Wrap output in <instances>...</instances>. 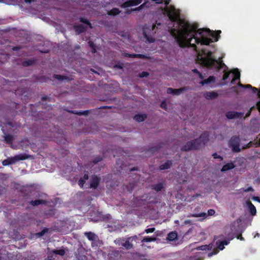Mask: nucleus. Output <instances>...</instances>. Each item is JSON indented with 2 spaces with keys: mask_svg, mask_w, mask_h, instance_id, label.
I'll return each mask as SVG.
<instances>
[{
  "mask_svg": "<svg viewBox=\"0 0 260 260\" xmlns=\"http://www.w3.org/2000/svg\"><path fill=\"white\" fill-rule=\"evenodd\" d=\"M202 85H204L205 84H207L206 82H205V80H203L201 81L200 83Z\"/></svg>",
  "mask_w": 260,
  "mask_h": 260,
  "instance_id": "69168bd1",
  "label": "nucleus"
},
{
  "mask_svg": "<svg viewBox=\"0 0 260 260\" xmlns=\"http://www.w3.org/2000/svg\"><path fill=\"white\" fill-rule=\"evenodd\" d=\"M101 182V178L96 175H93L90 179V188L96 189Z\"/></svg>",
  "mask_w": 260,
  "mask_h": 260,
  "instance_id": "9b49d317",
  "label": "nucleus"
},
{
  "mask_svg": "<svg viewBox=\"0 0 260 260\" xmlns=\"http://www.w3.org/2000/svg\"><path fill=\"white\" fill-rule=\"evenodd\" d=\"M247 204L250 210L251 215L253 216L255 215L256 213V210L255 206L250 201H247Z\"/></svg>",
  "mask_w": 260,
  "mask_h": 260,
  "instance_id": "b1692460",
  "label": "nucleus"
},
{
  "mask_svg": "<svg viewBox=\"0 0 260 260\" xmlns=\"http://www.w3.org/2000/svg\"><path fill=\"white\" fill-rule=\"evenodd\" d=\"M244 115V113L235 111H229L225 113V116L229 119H233L235 118H241Z\"/></svg>",
  "mask_w": 260,
  "mask_h": 260,
  "instance_id": "1a4fd4ad",
  "label": "nucleus"
},
{
  "mask_svg": "<svg viewBox=\"0 0 260 260\" xmlns=\"http://www.w3.org/2000/svg\"><path fill=\"white\" fill-rule=\"evenodd\" d=\"M137 170H138V168L137 167H134L130 169V171H137Z\"/></svg>",
  "mask_w": 260,
  "mask_h": 260,
  "instance_id": "338daca9",
  "label": "nucleus"
},
{
  "mask_svg": "<svg viewBox=\"0 0 260 260\" xmlns=\"http://www.w3.org/2000/svg\"><path fill=\"white\" fill-rule=\"evenodd\" d=\"M237 239H240L241 240H244V238L242 237L241 234H240V235H238L237 236Z\"/></svg>",
  "mask_w": 260,
  "mask_h": 260,
  "instance_id": "e2e57ef3",
  "label": "nucleus"
},
{
  "mask_svg": "<svg viewBox=\"0 0 260 260\" xmlns=\"http://www.w3.org/2000/svg\"><path fill=\"white\" fill-rule=\"evenodd\" d=\"M85 235L86 236L88 240L90 241H93L95 239V234L93 233H91L90 232L85 233Z\"/></svg>",
  "mask_w": 260,
  "mask_h": 260,
  "instance_id": "72a5a7b5",
  "label": "nucleus"
},
{
  "mask_svg": "<svg viewBox=\"0 0 260 260\" xmlns=\"http://www.w3.org/2000/svg\"><path fill=\"white\" fill-rule=\"evenodd\" d=\"M103 157L101 156H98L95 157L94 159L93 160V162L94 164H96L98 163L99 162L102 161L103 160Z\"/></svg>",
  "mask_w": 260,
  "mask_h": 260,
  "instance_id": "79ce46f5",
  "label": "nucleus"
},
{
  "mask_svg": "<svg viewBox=\"0 0 260 260\" xmlns=\"http://www.w3.org/2000/svg\"><path fill=\"white\" fill-rule=\"evenodd\" d=\"M155 27L156 25L155 24H153L149 27L146 25L143 28V36L147 42L150 43H154L155 41V39L151 36L152 34L156 32L154 30Z\"/></svg>",
  "mask_w": 260,
  "mask_h": 260,
  "instance_id": "39448f33",
  "label": "nucleus"
},
{
  "mask_svg": "<svg viewBox=\"0 0 260 260\" xmlns=\"http://www.w3.org/2000/svg\"><path fill=\"white\" fill-rule=\"evenodd\" d=\"M207 216V213L205 212H202L200 213H194V214H192L191 215V217H206Z\"/></svg>",
  "mask_w": 260,
  "mask_h": 260,
  "instance_id": "f704fd0d",
  "label": "nucleus"
},
{
  "mask_svg": "<svg viewBox=\"0 0 260 260\" xmlns=\"http://www.w3.org/2000/svg\"><path fill=\"white\" fill-rule=\"evenodd\" d=\"M53 252L56 254H58L61 256H63L65 254V251L64 249H59V250H53Z\"/></svg>",
  "mask_w": 260,
  "mask_h": 260,
  "instance_id": "c9c22d12",
  "label": "nucleus"
},
{
  "mask_svg": "<svg viewBox=\"0 0 260 260\" xmlns=\"http://www.w3.org/2000/svg\"><path fill=\"white\" fill-rule=\"evenodd\" d=\"M215 78L213 76H209L207 79H205V82H206L207 84L210 83L211 82H214L215 81Z\"/></svg>",
  "mask_w": 260,
  "mask_h": 260,
  "instance_id": "58836bf2",
  "label": "nucleus"
},
{
  "mask_svg": "<svg viewBox=\"0 0 260 260\" xmlns=\"http://www.w3.org/2000/svg\"><path fill=\"white\" fill-rule=\"evenodd\" d=\"M47 203V201L45 200L38 199L29 202V204L32 206H37L39 205H44Z\"/></svg>",
  "mask_w": 260,
  "mask_h": 260,
  "instance_id": "a211bd4d",
  "label": "nucleus"
},
{
  "mask_svg": "<svg viewBox=\"0 0 260 260\" xmlns=\"http://www.w3.org/2000/svg\"><path fill=\"white\" fill-rule=\"evenodd\" d=\"M164 187V184L162 183H158L156 184L152 185V188L157 192L160 191Z\"/></svg>",
  "mask_w": 260,
  "mask_h": 260,
  "instance_id": "cd10ccee",
  "label": "nucleus"
},
{
  "mask_svg": "<svg viewBox=\"0 0 260 260\" xmlns=\"http://www.w3.org/2000/svg\"><path fill=\"white\" fill-rule=\"evenodd\" d=\"M155 229L154 228H148V229H147L145 230V232L147 234H148V233H153L155 231Z\"/></svg>",
  "mask_w": 260,
  "mask_h": 260,
  "instance_id": "09e8293b",
  "label": "nucleus"
},
{
  "mask_svg": "<svg viewBox=\"0 0 260 260\" xmlns=\"http://www.w3.org/2000/svg\"><path fill=\"white\" fill-rule=\"evenodd\" d=\"M147 4V2H145L143 4H142V5H141L140 6H139L138 7H137L135 9H132L131 10L127 9L126 13L127 14H129L132 11H139L141 10V9H142L143 8H144L145 7H148V6H146Z\"/></svg>",
  "mask_w": 260,
  "mask_h": 260,
  "instance_id": "a878e982",
  "label": "nucleus"
},
{
  "mask_svg": "<svg viewBox=\"0 0 260 260\" xmlns=\"http://www.w3.org/2000/svg\"><path fill=\"white\" fill-rule=\"evenodd\" d=\"M215 213V211L213 209H209L208 210V215L210 216H212L214 215Z\"/></svg>",
  "mask_w": 260,
  "mask_h": 260,
  "instance_id": "864d4df0",
  "label": "nucleus"
},
{
  "mask_svg": "<svg viewBox=\"0 0 260 260\" xmlns=\"http://www.w3.org/2000/svg\"><path fill=\"white\" fill-rule=\"evenodd\" d=\"M48 231V229L47 228H45L42 231L40 232H39L37 234V235L41 237H42L43 235H45L46 233H47Z\"/></svg>",
  "mask_w": 260,
  "mask_h": 260,
  "instance_id": "ea45409f",
  "label": "nucleus"
},
{
  "mask_svg": "<svg viewBox=\"0 0 260 260\" xmlns=\"http://www.w3.org/2000/svg\"><path fill=\"white\" fill-rule=\"evenodd\" d=\"M203 96L207 100H211L217 98L218 94L214 91H207L204 93Z\"/></svg>",
  "mask_w": 260,
  "mask_h": 260,
  "instance_id": "ddd939ff",
  "label": "nucleus"
},
{
  "mask_svg": "<svg viewBox=\"0 0 260 260\" xmlns=\"http://www.w3.org/2000/svg\"><path fill=\"white\" fill-rule=\"evenodd\" d=\"M123 246L126 249H129L133 248V244L129 241L127 240L123 244Z\"/></svg>",
  "mask_w": 260,
  "mask_h": 260,
  "instance_id": "4c0bfd02",
  "label": "nucleus"
},
{
  "mask_svg": "<svg viewBox=\"0 0 260 260\" xmlns=\"http://www.w3.org/2000/svg\"><path fill=\"white\" fill-rule=\"evenodd\" d=\"M212 156L215 159H216V158H219L220 159V160H223V157L217 154V153H214L213 154H212Z\"/></svg>",
  "mask_w": 260,
  "mask_h": 260,
  "instance_id": "8fccbe9b",
  "label": "nucleus"
},
{
  "mask_svg": "<svg viewBox=\"0 0 260 260\" xmlns=\"http://www.w3.org/2000/svg\"><path fill=\"white\" fill-rule=\"evenodd\" d=\"M256 108L260 113V100L256 103Z\"/></svg>",
  "mask_w": 260,
  "mask_h": 260,
  "instance_id": "6e6d98bb",
  "label": "nucleus"
},
{
  "mask_svg": "<svg viewBox=\"0 0 260 260\" xmlns=\"http://www.w3.org/2000/svg\"><path fill=\"white\" fill-rule=\"evenodd\" d=\"M178 234L176 231L171 232L168 235L167 240L170 241H173L177 239Z\"/></svg>",
  "mask_w": 260,
  "mask_h": 260,
  "instance_id": "aec40b11",
  "label": "nucleus"
},
{
  "mask_svg": "<svg viewBox=\"0 0 260 260\" xmlns=\"http://www.w3.org/2000/svg\"><path fill=\"white\" fill-rule=\"evenodd\" d=\"M142 2V0H128L123 4V6L125 8L137 6L141 4Z\"/></svg>",
  "mask_w": 260,
  "mask_h": 260,
  "instance_id": "f8f14e48",
  "label": "nucleus"
},
{
  "mask_svg": "<svg viewBox=\"0 0 260 260\" xmlns=\"http://www.w3.org/2000/svg\"><path fill=\"white\" fill-rule=\"evenodd\" d=\"M238 86L241 87H242L244 88H250V89H251L252 87V86L250 84H246V85H244L242 84L240 82H239L238 83L237 86H233L231 88V89L232 90H233V91L237 94L239 93Z\"/></svg>",
  "mask_w": 260,
  "mask_h": 260,
  "instance_id": "dca6fc26",
  "label": "nucleus"
},
{
  "mask_svg": "<svg viewBox=\"0 0 260 260\" xmlns=\"http://www.w3.org/2000/svg\"><path fill=\"white\" fill-rule=\"evenodd\" d=\"M254 191V189L251 186L248 187V188H245V189H243V191L245 192H248L249 191Z\"/></svg>",
  "mask_w": 260,
  "mask_h": 260,
  "instance_id": "603ef678",
  "label": "nucleus"
},
{
  "mask_svg": "<svg viewBox=\"0 0 260 260\" xmlns=\"http://www.w3.org/2000/svg\"><path fill=\"white\" fill-rule=\"evenodd\" d=\"M234 238V234L233 233H230L228 235V240H227V241L230 242L231 240H233Z\"/></svg>",
  "mask_w": 260,
  "mask_h": 260,
  "instance_id": "5fc2aeb1",
  "label": "nucleus"
},
{
  "mask_svg": "<svg viewBox=\"0 0 260 260\" xmlns=\"http://www.w3.org/2000/svg\"><path fill=\"white\" fill-rule=\"evenodd\" d=\"M240 139L239 136H232L229 142V146L234 152H239L241 151L240 148Z\"/></svg>",
  "mask_w": 260,
  "mask_h": 260,
  "instance_id": "0eeeda50",
  "label": "nucleus"
},
{
  "mask_svg": "<svg viewBox=\"0 0 260 260\" xmlns=\"http://www.w3.org/2000/svg\"><path fill=\"white\" fill-rule=\"evenodd\" d=\"M235 167L234 164L233 162H229L224 165L221 169V172H225L229 170H231Z\"/></svg>",
  "mask_w": 260,
  "mask_h": 260,
  "instance_id": "6ab92c4d",
  "label": "nucleus"
},
{
  "mask_svg": "<svg viewBox=\"0 0 260 260\" xmlns=\"http://www.w3.org/2000/svg\"><path fill=\"white\" fill-rule=\"evenodd\" d=\"M136 58H142V59H147L148 57L144 54H136Z\"/></svg>",
  "mask_w": 260,
  "mask_h": 260,
  "instance_id": "a18cd8bd",
  "label": "nucleus"
},
{
  "mask_svg": "<svg viewBox=\"0 0 260 260\" xmlns=\"http://www.w3.org/2000/svg\"><path fill=\"white\" fill-rule=\"evenodd\" d=\"M187 90V88L186 87H183L178 89H174L171 87H169L167 89V93L168 94H172L173 95H179Z\"/></svg>",
  "mask_w": 260,
  "mask_h": 260,
  "instance_id": "9d476101",
  "label": "nucleus"
},
{
  "mask_svg": "<svg viewBox=\"0 0 260 260\" xmlns=\"http://www.w3.org/2000/svg\"><path fill=\"white\" fill-rule=\"evenodd\" d=\"M230 74V72H224L223 74V78H222L223 80H224V81L226 80L229 78Z\"/></svg>",
  "mask_w": 260,
  "mask_h": 260,
  "instance_id": "49530a36",
  "label": "nucleus"
},
{
  "mask_svg": "<svg viewBox=\"0 0 260 260\" xmlns=\"http://www.w3.org/2000/svg\"><path fill=\"white\" fill-rule=\"evenodd\" d=\"M163 144V143H160L155 146L151 147L148 149H146V153H147V152H150V153L152 154L155 152L158 151L162 147L161 145Z\"/></svg>",
  "mask_w": 260,
  "mask_h": 260,
  "instance_id": "2eb2a0df",
  "label": "nucleus"
},
{
  "mask_svg": "<svg viewBox=\"0 0 260 260\" xmlns=\"http://www.w3.org/2000/svg\"><path fill=\"white\" fill-rule=\"evenodd\" d=\"M172 165V161L168 160L165 164L159 166V168L160 170H167L170 169Z\"/></svg>",
  "mask_w": 260,
  "mask_h": 260,
  "instance_id": "412c9836",
  "label": "nucleus"
},
{
  "mask_svg": "<svg viewBox=\"0 0 260 260\" xmlns=\"http://www.w3.org/2000/svg\"><path fill=\"white\" fill-rule=\"evenodd\" d=\"M146 118H147V115H146V114H136L134 117V119L136 121H138L139 122L144 121Z\"/></svg>",
  "mask_w": 260,
  "mask_h": 260,
  "instance_id": "4be33fe9",
  "label": "nucleus"
},
{
  "mask_svg": "<svg viewBox=\"0 0 260 260\" xmlns=\"http://www.w3.org/2000/svg\"><path fill=\"white\" fill-rule=\"evenodd\" d=\"M135 184L133 182H130L126 186V188L129 192H132L134 189Z\"/></svg>",
  "mask_w": 260,
  "mask_h": 260,
  "instance_id": "e433bc0d",
  "label": "nucleus"
},
{
  "mask_svg": "<svg viewBox=\"0 0 260 260\" xmlns=\"http://www.w3.org/2000/svg\"><path fill=\"white\" fill-rule=\"evenodd\" d=\"M178 24L179 28L173 29L171 35L181 48L191 47L196 52H200V49H198L196 44L208 45L213 42L211 38L205 37L204 33L211 36L214 42H217L220 38V30L212 31L209 28L197 29V24H191L188 21L180 19Z\"/></svg>",
  "mask_w": 260,
  "mask_h": 260,
  "instance_id": "f257e3e1",
  "label": "nucleus"
},
{
  "mask_svg": "<svg viewBox=\"0 0 260 260\" xmlns=\"http://www.w3.org/2000/svg\"><path fill=\"white\" fill-rule=\"evenodd\" d=\"M19 49H20V48L19 47H17V46H15L12 48L13 50L15 51L18 50Z\"/></svg>",
  "mask_w": 260,
  "mask_h": 260,
  "instance_id": "0e129e2a",
  "label": "nucleus"
},
{
  "mask_svg": "<svg viewBox=\"0 0 260 260\" xmlns=\"http://www.w3.org/2000/svg\"><path fill=\"white\" fill-rule=\"evenodd\" d=\"M20 126L21 125L20 123L9 121L6 123L5 126L2 127V131L4 134L3 138L6 143L8 144H12L14 140V136L10 134H7L6 130H8V132H13L14 130L20 127Z\"/></svg>",
  "mask_w": 260,
  "mask_h": 260,
  "instance_id": "20e7f679",
  "label": "nucleus"
},
{
  "mask_svg": "<svg viewBox=\"0 0 260 260\" xmlns=\"http://www.w3.org/2000/svg\"><path fill=\"white\" fill-rule=\"evenodd\" d=\"M79 21L81 22H82L84 24H87V25L89 26V28H92V24L90 22V21L87 19H86V18L84 17H80L79 18Z\"/></svg>",
  "mask_w": 260,
  "mask_h": 260,
  "instance_id": "2f4dec72",
  "label": "nucleus"
},
{
  "mask_svg": "<svg viewBox=\"0 0 260 260\" xmlns=\"http://www.w3.org/2000/svg\"><path fill=\"white\" fill-rule=\"evenodd\" d=\"M251 90L254 93H257L258 91L257 88L254 87H252Z\"/></svg>",
  "mask_w": 260,
  "mask_h": 260,
  "instance_id": "13d9d810",
  "label": "nucleus"
},
{
  "mask_svg": "<svg viewBox=\"0 0 260 260\" xmlns=\"http://www.w3.org/2000/svg\"><path fill=\"white\" fill-rule=\"evenodd\" d=\"M88 44L89 46L92 48V52L93 53L95 52V51H96L95 46L94 45L93 42L91 41H89L88 42Z\"/></svg>",
  "mask_w": 260,
  "mask_h": 260,
  "instance_id": "a19ab883",
  "label": "nucleus"
},
{
  "mask_svg": "<svg viewBox=\"0 0 260 260\" xmlns=\"http://www.w3.org/2000/svg\"><path fill=\"white\" fill-rule=\"evenodd\" d=\"M192 72L194 73H196L198 75V74L200 73V72L197 69H194L192 70Z\"/></svg>",
  "mask_w": 260,
  "mask_h": 260,
  "instance_id": "bf43d9fd",
  "label": "nucleus"
},
{
  "mask_svg": "<svg viewBox=\"0 0 260 260\" xmlns=\"http://www.w3.org/2000/svg\"><path fill=\"white\" fill-rule=\"evenodd\" d=\"M48 99H49V98L47 96H44L42 98V101H47Z\"/></svg>",
  "mask_w": 260,
  "mask_h": 260,
  "instance_id": "052dcab7",
  "label": "nucleus"
},
{
  "mask_svg": "<svg viewBox=\"0 0 260 260\" xmlns=\"http://www.w3.org/2000/svg\"><path fill=\"white\" fill-rule=\"evenodd\" d=\"M156 239H157L154 236L145 237L142 240L141 242H142V243L154 242V241H155L156 240Z\"/></svg>",
  "mask_w": 260,
  "mask_h": 260,
  "instance_id": "c756f323",
  "label": "nucleus"
},
{
  "mask_svg": "<svg viewBox=\"0 0 260 260\" xmlns=\"http://www.w3.org/2000/svg\"><path fill=\"white\" fill-rule=\"evenodd\" d=\"M36 62V59L34 58L32 59H26L22 62V65L23 67H29L32 66Z\"/></svg>",
  "mask_w": 260,
  "mask_h": 260,
  "instance_id": "5701e85b",
  "label": "nucleus"
},
{
  "mask_svg": "<svg viewBox=\"0 0 260 260\" xmlns=\"http://www.w3.org/2000/svg\"><path fill=\"white\" fill-rule=\"evenodd\" d=\"M69 112L71 113L75 114L78 115H87L89 113V110H85V111H73L71 110L69 111Z\"/></svg>",
  "mask_w": 260,
  "mask_h": 260,
  "instance_id": "bb28decb",
  "label": "nucleus"
},
{
  "mask_svg": "<svg viewBox=\"0 0 260 260\" xmlns=\"http://www.w3.org/2000/svg\"><path fill=\"white\" fill-rule=\"evenodd\" d=\"M74 29L77 34L83 33L86 30L87 26L83 25V24H80L74 26Z\"/></svg>",
  "mask_w": 260,
  "mask_h": 260,
  "instance_id": "4468645a",
  "label": "nucleus"
},
{
  "mask_svg": "<svg viewBox=\"0 0 260 260\" xmlns=\"http://www.w3.org/2000/svg\"><path fill=\"white\" fill-rule=\"evenodd\" d=\"M149 74L145 71H143L139 74V77L141 78L147 77L149 76Z\"/></svg>",
  "mask_w": 260,
  "mask_h": 260,
  "instance_id": "de8ad7c7",
  "label": "nucleus"
},
{
  "mask_svg": "<svg viewBox=\"0 0 260 260\" xmlns=\"http://www.w3.org/2000/svg\"><path fill=\"white\" fill-rule=\"evenodd\" d=\"M120 11L118 8H113L112 10H111L109 12V14L110 15L115 16L120 13Z\"/></svg>",
  "mask_w": 260,
  "mask_h": 260,
  "instance_id": "473e14b6",
  "label": "nucleus"
},
{
  "mask_svg": "<svg viewBox=\"0 0 260 260\" xmlns=\"http://www.w3.org/2000/svg\"><path fill=\"white\" fill-rule=\"evenodd\" d=\"M53 78L57 79L59 81H62L64 80H68L69 77L66 76L64 75H57V74H54L53 76Z\"/></svg>",
  "mask_w": 260,
  "mask_h": 260,
  "instance_id": "7c9ffc66",
  "label": "nucleus"
},
{
  "mask_svg": "<svg viewBox=\"0 0 260 260\" xmlns=\"http://www.w3.org/2000/svg\"><path fill=\"white\" fill-rule=\"evenodd\" d=\"M209 134L207 132L202 133L198 138L192 141L187 142L186 144L182 146L181 150L188 151L192 150H197L205 145L209 141Z\"/></svg>",
  "mask_w": 260,
  "mask_h": 260,
  "instance_id": "7ed1b4c3",
  "label": "nucleus"
},
{
  "mask_svg": "<svg viewBox=\"0 0 260 260\" xmlns=\"http://www.w3.org/2000/svg\"><path fill=\"white\" fill-rule=\"evenodd\" d=\"M166 12L169 19L173 22H176L179 17V13L177 12L174 6H171L170 9H167Z\"/></svg>",
  "mask_w": 260,
  "mask_h": 260,
  "instance_id": "6e6552de",
  "label": "nucleus"
},
{
  "mask_svg": "<svg viewBox=\"0 0 260 260\" xmlns=\"http://www.w3.org/2000/svg\"><path fill=\"white\" fill-rule=\"evenodd\" d=\"M167 104L166 101H162L160 104V107L165 110L167 109Z\"/></svg>",
  "mask_w": 260,
  "mask_h": 260,
  "instance_id": "3c124183",
  "label": "nucleus"
},
{
  "mask_svg": "<svg viewBox=\"0 0 260 260\" xmlns=\"http://www.w3.org/2000/svg\"><path fill=\"white\" fill-rule=\"evenodd\" d=\"M123 55L125 57H130V58H136V54H129L127 53H123Z\"/></svg>",
  "mask_w": 260,
  "mask_h": 260,
  "instance_id": "c03bdc74",
  "label": "nucleus"
},
{
  "mask_svg": "<svg viewBox=\"0 0 260 260\" xmlns=\"http://www.w3.org/2000/svg\"><path fill=\"white\" fill-rule=\"evenodd\" d=\"M212 248V244H210L208 245H204L200 246H199L197 248V249L198 250H210Z\"/></svg>",
  "mask_w": 260,
  "mask_h": 260,
  "instance_id": "c85d7f7f",
  "label": "nucleus"
},
{
  "mask_svg": "<svg viewBox=\"0 0 260 260\" xmlns=\"http://www.w3.org/2000/svg\"><path fill=\"white\" fill-rule=\"evenodd\" d=\"M251 112L250 111L248 110L245 115V117H249L251 115Z\"/></svg>",
  "mask_w": 260,
  "mask_h": 260,
  "instance_id": "680f3d73",
  "label": "nucleus"
},
{
  "mask_svg": "<svg viewBox=\"0 0 260 260\" xmlns=\"http://www.w3.org/2000/svg\"><path fill=\"white\" fill-rule=\"evenodd\" d=\"M29 156L25 153L19 154L15 155L13 157H9L5 159L2 162V164L4 166H8L15 164L17 161L23 160L27 159Z\"/></svg>",
  "mask_w": 260,
  "mask_h": 260,
  "instance_id": "423d86ee",
  "label": "nucleus"
},
{
  "mask_svg": "<svg viewBox=\"0 0 260 260\" xmlns=\"http://www.w3.org/2000/svg\"><path fill=\"white\" fill-rule=\"evenodd\" d=\"M83 179L85 180V181L88 179L89 176L88 174H85L83 177H82Z\"/></svg>",
  "mask_w": 260,
  "mask_h": 260,
  "instance_id": "4d7b16f0",
  "label": "nucleus"
},
{
  "mask_svg": "<svg viewBox=\"0 0 260 260\" xmlns=\"http://www.w3.org/2000/svg\"><path fill=\"white\" fill-rule=\"evenodd\" d=\"M85 180L83 179L82 178H80L78 181V185L81 188H83L84 184L85 183Z\"/></svg>",
  "mask_w": 260,
  "mask_h": 260,
  "instance_id": "37998d69",
  "label": "nucleus"
},
{
  "mask_svg": "<svg viewBox=\"0 0 260 260\" xmlns=\"http://www.w3.org/2000/svg\"><path fill=\"white\" fill-rule=\"evenodd\" d=\"M233 74L234 76L233 78L231 83H234V81L236 80L240 79V73L238 69H235L233 70Z\"/></svg>",
  "mask_w": 260,
  "mask_h": 260,
  "instance_id": "393cba45",
  "label": "nucleus"
},
{
  "mask_svg": "<svg viewBox=\"0 0 260 260\" xmlns=\"http://www.w3.org/2000/svg\"><path fill=\"white\" fill-rule=\"evenodd\" d=\"M229 244V241L226 240H224L222 241H217L216 245L217 248L220 250H222L224 248V245H227Z\"/></svg>",
  "mask_w": 260,
  "mask_h": 260,
  "instance_id": "f3484780",
  "label": "nucleus"
},
{
  "mask_svg": "<svg viewBox=\"0 0 260 260\" xmlns=\"http://www.w3.org/2000/svg\"><path fill=\"white\" fill-rule=\"evenodd\" d=\"M198 75H199V78H200V79H203L204 77H203V75H202V73H201L200 72V73H199V74H198Z\"/></svg>",
  "mask_w": 260,
  "mask_h": 260,
  "instance_id": "774afa93",
  "label": "nucleus"
},
{
  "mask_svg": "<svg viewBox=\"0 0 260 260\" xmlns=\"http://www.w3.org/2000/svg\"><path fill=\"white\" fill-rule=\"evenodd\" d=\"M202 53L205 55L200 58L201 64L209 70H215L219 71L225 64L222 60H217L213 56V52L205 49L201 50Z\"/></svg>",
  "mask_w": 260,
  "mask_h": 260,
  "instance_id": "f03ea898",
  "label": "nucleus"
}]
</instances>
